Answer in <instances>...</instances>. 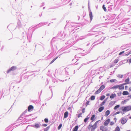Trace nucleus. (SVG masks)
Here are the masks:
<instances>
[{
	"label": "nucleus",
	"mask_w": 131,
	"mask_h": 131,
	"mask_svg": "<svg viewBox=\"0 0 131 131\" xmlns=\"http://www.w3.org/2000/svg\"><path fill=\"white\" fill-rule=\"evenodd\" d=\"M100 121L99 120L96 121L93 125H89L88 127V129L91 131L94 130L97 127L98 122Z\"/></svg>",
	"instance_id": "nucleus-1"
},
{
	"label": "nucleus",
	"mask_w": 131,
	"mask_h": 131,
	"mask_svg": "<svg viewBox=\"0 0 131 131\" xmlns=\"http://www.w3.org/2000/svg\"><path fill=\"white\" fill-rule=\"evenodd\" d=\"M105 86L104 85H102L100 87L99 89L96 91L95 92V94H97L100 93L101 91L104 89L105 88Z\"/></svg>",
	"instance_id": "nucleus-2"
},
{
	"label": "nucleus",
	"mask_w": 131,
	"mask_h": 131,
	"mask_svg": "<svg viewBox=\"0 0 131 131\" xmlns=\"http://www.w3.org/2000/svg\"><path fill=\"white\" fill-rule=\"evenodd\" d=\"M130 110H131V106H125L122 110L123 111H125L126 112Z\"/></svg>",
	"instance_id": "nucleus-3"
},
{
	"label": "nucleus",
	"mask_w": 131,
	"mask_h": 131,
	"mask_svg": "<svg viewBox=\"0 0 131 131\" xmlns=\"http://www.w3.org/2000/svg\"><path fill=\"white\" fill-rule=\"evenodd\" d=\"M100 130L101 131H108L107 128L105 126L102 125L100 127Z\"/></svg>",
	"instance_id": "nucleus-4"
},
{
	"label": "nucleus",
	"mask_w": 131,
	"mask_h": 131,
	"mask_svg": "<svg viewBox=\"0 0 131 131\" xmlns=\"http://www.w3.org/2000/svg\"><path fill=\"white\" fill-rule=\"evenodd\" d=\"M110 121V118L108 119L104 122L103 125L104 126H107L108 125Z\"/></svg>",
	"instance_id": "nucleus-5"
},
{
	"label": "nucleus",
	"mask_w": 131,
	"mask_h": 131,
	"mask_svg": "<svg viewBox=\"0 0 131 131\" xmlns=\"http://www.w3.org/2000/svg\"><path fill=\"white\" fill-rule=\"evenodd\" d=\"M127 120L126 118L124 117H123L122 118L121 122L122 124H124L127 122Z\"/></svg>",
	"instance_id": "nucleus-6"
},
{
	"label": "nucleus",
	"mask_w": 131,
	"mask_h": 131,
	"mask_svg": "<svg viewBox=\"0 0 131 131\" xmlns=\"http://www.w3.org/2000/svg\"><path fill=\"white\" fill-rule=\"evenodd\" d=\"M16 69V67L14 66H13L11 67L9 70L7 71V73H8L11 71H13Z\"/></svg>",
	"instance_id": "nucleus-7"
},
{
	"label": "nucleus",
	"mask_w": 131,
	"mask_h": 131,
	"mask_svg": "<svg viewBox=\"0 0 131 131\" xmlns=\"http://www.w3.org/2000/svg\"><path fill=\"white\" fill-rule=\"evenodd\" d=\"M34 108L33 106L32 105H30L28 107V111H31V110L33 109Z\"/></svg>",
	"instance_id": "nucleus-8"
},
{
	"label": "nucleus",
	"mask_w": 131,
	"mask_h": 131,
	"mask_svg": "<svg viewBox=\"0 0 131 131\" xmlns=\"http://www.w3.org/2000/svg\"><path fill=\"white\" fill-rule=\"evenodd\" d=\"M124 89V87L122 85L120 84L119 85L118 89L119 90H123Z\"/></svg>",
	"instance_id": "nucleus-9"
},
{
	"label": "nucleus",
	"mask_w": 131,
	"mask_h": 131,
	"mask_svg": "<svg viewBox=\"0 0 131 131\" xmlns=\"http://www.w3.org/2000/svg\"><path fill=\"white\" fill-rule=\"evenodd\" d=\"M122 94L124 95H127L129 94V93L127 91H124L123 92Z\"/></svg>",
	"instance_id": "nucleus-10"
},
{
	"label": "nucleus",
	"mask_w": 131,
	"mask_h": 131,
	"mask_svg": "<svg viewBox=\"0 0 131 131\" xmlns=\"http://www.w3.org/2000/svg\"><path fill=\"white\" fill-rule=\"evenodd\" d=\"M68 113L67 111L65 112L64 114V118H66L68 117Z\"/></svg>",
	"instance_id": "nucleus-11"
},
{
	"label": "nucleus",
	"mask_w": 131,
	"mask_h": 131,
	"mask_svg": "<svg viewBox=\"0 0 131 131\" xmlns=\"http://www.w3.org/2000/svg\"><path fill=\"white\" fill-rule=\"evenodd\" d=\"M89 16L91 20H92V19L93 16L92 15V13L91 11L89 12Z\"/></svg>",
	"instance_id": "nucleus-12"
},
{
	"label": "nucleus",
	"mask_w": 131,
	"mask_h": 131,
	"mask_svg": "<svg viewBox=\"0 0 131 131\" xmlns=\"http://www.w3.org/2000/svg\"><path fill=\"white\" fill-rule=\"evenodd\" d=\"M116 95L115 94H112L110 96V98L111 99H113L114 98L116 97Z\"/></svg>",
	"instance_id": "nucleus-13"
},
{
	"label": "nucleus",
	"mask_w": 131,
	"mask_h": 131,
	"mask_svg": "<svg viewBox=\"0 0 131 131\" xmlns=\"http://www.w3.org/2000/svg\"><path fill=\"white\" fill-rule=\"evenodd\" d=\"M110 113V111L108 110L105 113V116H108Z\"/></svg>",
	"instance_id": "nucleus-14"
},
{
	"label": "nucleus",
	"mask_w": 131,
	"mask_h": 131,
	"mask_svg": "<svg viewBox=\"0 0 131 131\" xmlns=\"http://www.w3.org/2000/svg\"><path fill=\"white\" fill-rule=\"evenodd\" d=\"M79 128L78 126H76L73 129V131H77Z\"/></svg>",
	"instance_id": "nucleus-15"
},
{
	"label": "nucleus",
	"mask_w": 131,
	"mask_h": 131,
	"mask_svg": "<svg viewBox=\"0 0 131 131\" xmlns=\"http://www.w3.org/2000/svg\"><path fill=\"white\" fill-rule=\"evenodd\" d=\"M104 108L103 106L99 108L98 110L100 112H101L104 110Z\"/></svg>",
	"instance_id": "nucleus-16"
},
{
	"label": "nucleus",
	"mask_w": 131,
	"mask_h": 131,
	"mask_svg": "<svg viewBox=\"0 0 131 131\" xmlns=\"http://www.w3.org/2000/svg\"><path fill=\"white\" fill-rule=\"evenodd\" d=\"M95 117V115L94 114L93 115L91 118V120L92 121V122L94 121V118Z\"/></svg>",
	"instance_id": "nucleus-17"
},
{
	"label": "nucleus",
	"mask_w": 131,
	"mask_h": 131,
	"mask_svg": "<svg viewBox=\"0 0 131 131\" xmlns=\"http://www.w3.org/2000/svg\"><path fill=\"white\" fill-rule=\"evenodd\" d=\"M119 87V85H115V86H113V87H112V89H118Z\"/></svg>",
	"instance_id": "nucleus-18"
},
{
	"label": "nucleus",
	"mask_w": 131,
	"mask_h": 131,
	"mask_svg": "<svg viewBox=\"0 0 131 131\" xmlns=\"http://www.w3.org/2000/svg\"><path fill=\"white\" fill-rule=\"evenodd\" d=\"M120 130L119 127L118 126H117L116 127L115 130L113 131H120Z\"/></svg>",
	"instance_id": "nucleus-19"
},
{
	"label": "nucleus",
	"mask_w": 131,
	"mask_h": 131,
	"mask_svg": "<svg viewBox=\"0 0 131 131\" xmlns=\"http://www.w3.org/2000/svg\"><path fill=\"white\" fill-rule=\"evenodd\" d=\"M129 78H128L125 80V83H126V84H129Z\"/></svg>",
	"instance_id": "nucleus-20"
},
{
	"label": "nucleus",
	"mask_w": 131,
	"mask_h": 131,
	"mask_svg": "<svg viewBox=\"0 0 131 131\" xmlns=\"http://www.w3.org/2000/svg\"><path fill=\"white\" fill-rule=\"evenodd\" d=\"M95 97L94 96L92 95L90 97V99L91 100H95Z\"/></svg>",
	"instance_id": "nucleus-21"
},
{
	"label": "nucleus",
	"mask_w": 131,
	"mask_h": 131,
	"mask_svg": "<svg viewBox=\"0 0 131 131\" xmlns=\"http://www.w3.org/2000/svg\"><path fill=\"white\" fill-rule=\"evenodd\" d=\"M58 58V57H56L53 60L50 62V64H51L52 63H53Z\"/></svg>",
	"instance_id": "nucleus-22"
},
{
	"label": "nucleus",
	"mask_w": 131,
	"mask_h": 131,
	"mask_svg": "<svg viewBox=\"0 0 131 131\" xmlns=\"http://www.w3.org/2000/svg\"><path fill=\"white\" fill-rule=\"evenodd\" d=\"M89 117H87L85 118L84 120V122L85 123H86L87 121L89 119Z\"/></svg>",
	"instance_id": "nucleus-23"
},
{
	"label": "nucleus",
	"mask_w": 131,
	"mask_h": 131,
	"mask_svg": "<svg viewBox=\"0 0 131 131\" xmlns=\"http://www.w3.org/2000/svg\"><path fill=\"white\" fill-rule=\"evenodd\" d=\"M35 126L37 128H38L40 127L39 124H36L35 125Z\"/></svg>",
	"instance_id": "nucleus-24"
},
{
	"label": "nucleus",
	"mask_w": 131,
	"mask_h": 131,
	"mask_svg": "<svg viewBox=\"0 0 131 131\" xmlns=\"http://www.w3.org/2000/svg\"><path fill=\"white\" fill-rule=\"evenodd\" d=\"M120 106L119 105H117L114 108V109L115 110H116L117 108H118Z\"/></svg>",
	"instance_id": "nucleus-25"
},
{
	"label": "nucleus",
	"mask_w": 131,
	"mask_h": 131,
	"mask_svg": "<svg viewBox=\"0 0 131 131\" xmlns=\"http://www.w3.org/2000/svg\"><path fill=\"white\" fill-rule=\"evenodd\" d=\"M105 96L104 95H103L102 96H101L100 97V99L101 100H103L105 99Z\"/></svg>",
	"instance_id": "nucleus-26"
},
{
	"label": "nucleus",
	"mask_w": 131,
	"mask_h": 131,
	"mask_svg": "<svg viewBox=\"0 0 131 131\" xmlns=\"http://www.w3.org/2000/svg\"><path fill=\"white\" fill-rule=\"evenodd\" d=\"M50 126L47 127L44 129V131H47L48 130Z\"/></svg>",
	"instance_id": "nucleus-27"
},
{
	"label": "nucleus",
	"mask_w": 131,
	"mask_h": 131,
	"mask_svg": "<svg viewBox=\"0 0 131 131\" xmlns=\"http://www.w3.org/2000/svg\"><path fill=\"white\" fill-rule=\"evenodd\" d=\"M118 61V59H116L114 61V63H116Z\"/></svg>",
	"instance_id": "nucleus-28"
},
{
	"label": "nucleus",
	"mask_w": 131,
	"mask_h": 131,
	"mask_svg": "<svg viewBox=\"0 0 131 131\" xmlns=\"http://www.w3.org/2000/svg\"><path fill=\"white\" fill-rule=\"evenodd\" d=\"M90 102V101L89 100L87 101L86 102L85 104L86 106H87L88 105H89Z\"/></svg>",
	"instance_id": "nucleus-29"
},
{
	"label": "nucleus",
	"mask_w": 131,
	"mask_h": 131,
	"mask_svg": "<svg viewBox=\"0 0 131 131\" xmlns=\"http://www.w3.org/2000/svg\"><path fill=\"white\" fill-rule=\"evenodd\" d=\"M106 101H104L100 104L101 106H102L103 105H104Z\"/></svg>",
	"instance_id": "nucleus-30"
},
{
	"label": "nucleus",
	"mask_w": 131,
	"mask_h": 131,
	"mask_svg": "<svg viewBox=\"0 0 131 131\" xmlns=\"http://www.w3.org/2000/svg\"><path fill=\"white\" fill-rule=\"evenodd\" d=\"M103 9H104V11L105 12L106 11V8L105 7V5H103L102 6Z\"/></svg>",
	"instance_id": "nucleus-31"
},
{
	"label": "nucleus",
	"mask_w": 131,
	"mask_h": 131,
	"mask_svg": "<svg viewBox=\"0 0 131 131\" xmlns=\"http://www.w3.org/2000/svg\"><path fill=\"white\" fill-rule=\"evenodd\" d=\"M62 126V124H60V125L58 127V129L59 130L61 128V127Z\"/></svg>",
	"instance_id": "nucleus-32"
},
{
	"label": "nucleus",
	"mask_w": 131,
	"mask_h": 131,
	"mask_svg": "<svg viewBox=\"0 0 131 131\" xmlns=\"http://www.w3.org/2000/svg\"><path fill=\"white\" fill-rule=\"evenodd\" d=\"M44 121L46 123H47L48 122V119L47 118H45L44 119Z\"/></svg>",
	"instance_id": "nucleus-33"
},
{
	"label": "nucleus",
	"mask_w": 131,
	"mask_h": 131,
	"mask_svg": "<svg viewBox=\"0 0 131 131\" xmlns=\"http://www.w3.org/2000/svg\"><path fill=\"white\" fill-rule=\"evenodd\" d=\"M114 123L113 122H110V124L111 125H113L114 124Z\"/></svg>",
	"instance_id": "nucleus-34"
},
{
	"label": "nucleus",
	"mask_w": 131,
	"mask_h": 131,
	"mask_svg": "<svg viewBox=\"0 0 131 131\" xmlns=\"http://www.w3.org/2000/svg\"><path fill=\"white\" fill-rule=\"evenodd\" d=\"M115 80V79H111L110 80V81L111 82H114Z\"/></svg>",
	"instance_id": "nucleus-35"
},
{
	"label": "nucleus",
	"mask_w": 131,
	"mask_h": 131,
	"mask_svg": "<svg viewBox=\"0 0 131 131\" xmlns=\"http://www.w3.org/2000/svg\"><path fill=\"white\" fill-rule=\"evenodd\" d=\"M85 108H83L82 109V113H83L85 112Z\"/></svg>",
	"instance_id": "nucleus-36"
},
{
	"label": "nucleus",
	"mask_w": 131,
	"mask_h": 131,
	"mask_svg": "<svg viewBox=\"0 0 131 131\" xmlns=\"http://www.w3.org/2000/svg\"><path fill=\"white\" fill-rule=\"evenodd\" d=\"M82 113H80L78 115V117L79 118L81 116Z\"/></svg>",
	"instance_id": "nucleus-37"
},
{
	"label": "nucleus",
	"mask_w": 131,
	"mask_h": 131,
	"mask_svg": "<svg viewBox=\"0 0 131 131\" xmlns=\"http://www.w3.org/2000/svg\"><path fill=\"white\" fill-rule=\"evenodd\" d=\"M124 51H122L121 52H120L119 54V55H121V54H122L123 53H124Z\"/></svg>",
	"instance_id": "nucleus-38"
},
{
	"label": "nucleus",
	"mask_w": 131,
	"mask_h": 131,
	"mask_svg": "<svg viewBox=\"0 0 131 131\" xmlns=\"http://www.w3.org/2000/svg\"><path fill=\"white\" fill-rule=\"evenodd\" d=\"M130 53H131V51H130L128 53L125 54V55L126 56H128V55H129V54H130Z\"/></svg>",
	"instance_id": "nucleus-39"
},
{
	"label": "nucleus",
	"mask_w": 131,
	"mask_h": 131,
	"mask_svg": "<svg viewBox=\"0 0 131 131\" xmlns=\"http://www.w3.org/2000/svg\"><path fill=\"white\" fill-rule=\"evenodd\" d=\"M42 126H44V127H46L47 126V125L46 124H42Z\"/></svg>",
	"instance_id": "nucleus-40"
},
{
	"label": "nucleus",
	"mask_w": 131,
	"mask_h": 131,
	"mask_svg": "<svg viewBox=\"0 0 131 131\" xmlns=\"http://www.w3.org/2000/svg\"><path fill=\"white\" fill-rule=\"evenodd\" d=\"M126 84V83H124L123 84H121L122 85H123V86L124 85H126V84Z\"/></svg>",
	"instance_id": "nucleus-41"
},
{
	"label": "nucleus",
	"mask_w": 131,
	"mask_h": 131,
	"mask_svg": "<svg viewBox=\"0 0 131 131\" xmlns=\"http://www.w3.org/2000/svg\"><path fill=\"white\" fill-rule=\"evenodd\" d=\"M114 120H115V122H116V117H115L114 119Z\"/></svg>",
	"instance_id": "nucleus-42"
},
{
	"label": "nucleus",
	"mask_w": 131,
	"mask_h": 131,
	"mask_svg": "<svg viewBox=\"0 0 131 131\" xmlns=\"http://www.w3.org/2000/svg\"><path fill=\"white\" fill-rule=\"evenodd\" d=\"M128 88V86H125V89H126Z\"/></svg>",
	"instance_id": "nucleus-43"
},
{
	"label": "nucleus",
	"mask_w": 131,
	"mask_h": 131,
	"mask_svg": "<svg viewBox=\"0 0 131 131\" xmlns=\"http://www.w3.org/2000/svg\"><path fill=\"white\" fill-rule=\"evenodd\" d=\"M128 90L129 91H131V88H129L128 89Z\"/></svg>",
	"instance_id": "nucleus-44"
},
{
	"label": "nucleus",
	"mask_w": 131,
	"mask_h": 131,
	"mask_svg": "<svg viewBox=\"0 0 131 131\" xmlns=\"http://www.w3.org/2000/svg\"><path fill=\"white\" fill-rule=\"evenodd\" d=\"M120 77L121 78H122V77H123V75H121Z\"/></svg>",
	"instance_id": "nucleus-45"
},
{
	"label": "nucleus",
	"mask_w": 131,
	"mask_h": 131,
	"mask_svg": "<svg viewBox=\"0 0 131 131\" xmlns=\"http://www.w3.org/2000/svg\"><path fill=\"white\" fill-rule=\"evenodd\" d=\"M129 62L130 63H131V59H130L129 60Z\"/></svg>",
	"instance_id": "nucleus-46"
},
{
	"label": "nucleus",
	"mask_w": 131,
	"mask_h": 131,
	"mask_svg": "<svg viewBox=\"0 0 131 131\" xmlns=\"http://www.w3.org/2000/svg\"><path fill=\"white\" fill-rule=\"evenodd\" d=\"M109 94H106V96H109Z\"/></svg>",
	"instance_id": "nucleus-47"
},
{
	"label": "nucleus",
	"mask_w": 131,
	"mask_h": 131,
	"mask_svg": "<svg viewBox=\"0 0 131 131\" xmlns=\"http://www.w3.org/2000/svg\"><path fill=\"white\" fill-rule=\"evenodd\" d=\"M129 118L130 119H131V116H130V117H129Z\"/></svg>",
	"instance_id": "nucleus-48"
}]
</instances>
